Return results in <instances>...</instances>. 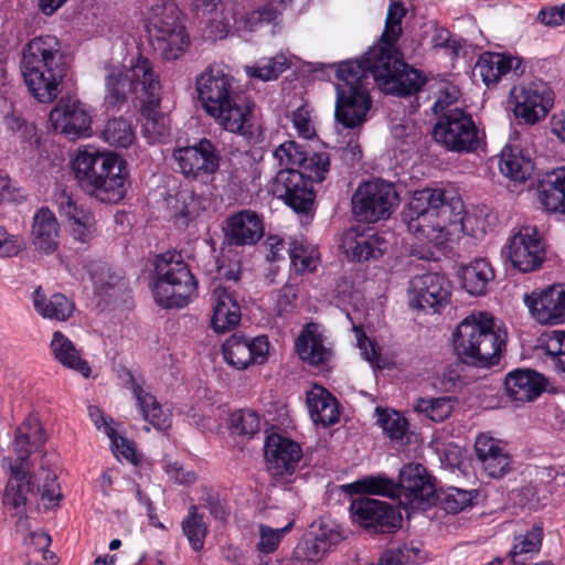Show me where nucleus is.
<instances>
[{
	"label": "nucleus",
	"instance_id": "49",
	"mask_svg": "<svg viewBox=\"0 0 565 565\" xmlns=\"http://www.w3.org/2000/svg\"><path fill=\"white\" fill-rule=\"evenodd\" d=\"M417 413L426 415L433 422L440 423L449 417L454 409L451 397L418 398L414 406Z\"/></svg>",
	"mask_w": 565,
	"mask_h": 565
},
{
	"label": "nucleus",
	"instance_id": "6",
	"mask_svg": "<svg viewBox=\"0 0 565 565\" xmlns=\"http://www.w3.org/2000/svg\"><path fill=\"white\" fill-rule=\"evenodd\" d=\"M503 347L504 338L487 312L466 317L452 333L454 353L469 366L487 369L498 364Z\"/></svg>",
	"mask_w": 565,
	"mask_h": 565
},
{
	"label": "nucleus",
	"instance_id": "61",
	"mask_svg": "<svg viewBox=\"0 0 565 565\" xmlns=\"http://www.w3.org/2000/svg\"><path fill=\"white\" fill-rule=\"evenodd\" d=\"M536 21L548 28L559 26L565 23V3L542 8Z\"/></svg>",
	"mask_w": 565,
	"mask_h": 565
},
{
	"label": "nucleus",
	"instance_id": "18",
	"mask_svg": "<svg viewBox=\"0 0 565 565\" xmlns=\"http://www.w3.org/2000/svg\"><path fill=\"white\" fill-rule=\"evenodd\" d=\"M352 520L365 529L392 532L402 523L399 511L391 503L361 495L350 505Z\"/></svg>",
	"mask_w": 565,
	"mask_h": 565
},
{
	"label": "nucleus",
	"instance_id": "42",
	"mask_svg": "<svg viewBox=\"0 0 565 565\" xmlns=\"http://www.w3.org/2000/svg\"><path fill=\"white\" fill-rule=\"evenodd\" d=\"M92 281L95 292L109 299H117L128 289L127 279L106 265L92 273Z\"/></svg>",
	"mask_w": 565,
	"mask_h": 565
},
{
	"label": "nucleus",
	"instance_id": "43",
	"mask_svg": "<svg viewBox=\"0 0 565 565\" xmlns=\"http://www.w3.org/2000/svg\"><path fill=\"white\" fill-rule=\"evenodd\" d=\"M405 14L406 10L401 2L392 1L390 3L380 43L372 49H382L385 52L390 51V53L398 51L395 44L402 35V19Z\"/></svg>",
	"mask_w": 565,
	"mask_h": 565
},
{
	"label": "nucleus",
	"instance_id": "7",
	"mask_svg": "<svg viewBox=\"0 0 565 565\" xmlns=\"http://www.w3.org/2000/svg\"><path fill=\"white\" fill-rule=\"evenodd\" d=\"M341 82L337 85L335 121L347 129L361 127L372 106L364 81L371 76L363 57L339 63L335 70Z\"/></svg>",
	"mask_w": 565,
	"mask_h": 565
},
{
	"label": "nucleus",
	"instance_id": "45",
	"mask_svg": "<svg viewBox=\"0 0 565 565\" xmlns=\"http://www.w3.org/2000/svg\"><path fill=\"white\" fill-rule=\"evenodd\" d=\"M500 171L513 181L523 182L527 180L533 171V162L522 153L502 152L499 163Z\"/></svg>",
	"mask_w": 565,
	"mask_h": 565
},
{
	"label": "nucleus",
	"instance_id": "22",
	"mask_svg": "<svg viewBox=\"0 0 565 565\" xmlns=\"http://www.w3.org/2000/svg\"><path fill=\"white\" fill-rule=\"evenodd\" d=\"M225 361L237 370H245L250 364L263 363L269 350L266 335L246 338L234 333L222 345Z\"/></svg>",
	"mask_w": 565,
	"mask_h": 565
},
{
	"label": "nucleus",
	"instance_id": "36",
	"mask_svg": "<svg viewBox=\"0 0 565 565\" xmlns=\"http://www.w3.org/2000/svg\"><path fill=\"white\" fill-rule=\"evenodd\" d=\"M307 405L310 417L316 424L327 427L339 420L338 402L322 386L315 385L307 393Z\"/></svg>",
	"mask_w": 565,
	"mask_h": 565
},
{
	"label": "nucleus",
	"instance_id": "57",
	"mask_svg": "<svg viewBox=\"0 0 565 565\" xmlns=\"http://www.w3.org/2000/svg\"><path fill=\"white\" fill-rule=\"evenodd\" d=\"M231 424L235 433L253 436L260 429V419L256 412L237 411L232 414Z\"/></svg>",
	"mask_w": 565,
	"mask_h": 565
},
{
	"label": "nucleus",
	"instance_id": "40",
	"mask_svg": "<svg viewBox=\"0 0 565 565\" xmlns=\"http://www.w3.org/2000/svg\"><path fill=\"white\" fill-rule=\"evenodd\" d=\"M32 300L36 312L45 319L65 321L74 310V303L64 295L54 294L47 298L41 287L33 291Z\"/></svg>",
	"mask_w": 565,
	"mask_h": 565
},
{
	"label": "nucleus",
	"instance_id": "16",
	"mask_svg": "<svg viewBox=\"0 0 565 565\" xmlns=\"http://www.w3.org/2000/svg\"><path fill=\"white\" fill-rule=\"evenodd\" d=\"M510 103L516 118L534 125L546 117L553 106L554 94L543 81H533L514 86L510 92Z\"/></svg>",
	"mask_w": 565,
	"mask_h": 565
},
{
	"label": "nucleus",
	"instance_id": "38",
	"mask_svg": "<svg viewBox=\"0 0 565 565\" xmlns=\"http://www.w3.org/2000/svg\"><path fill=\"white\" fill-rule=\"evenodd\" d=\"M539 200L551 213L565 214V170H558L539 183Z\"/></svg>",
	"mask_w": 565,
	"mask_h": 565
},
{
	"label": "nucleus",
	"instance_id": "24",
	"mask_svg": "<svg viewBox=\"0 0 565 565\" xmlns=\"http://www.w3.org/2000/svg\"><path fill=\"white\" fill-rule=\"evenodd\" d=\"M49 117L55 130L71 138L81 137L90 129L89 114L77 99L71 97L61 98Z\"/></svg>",
	"mask_w": 565,
	"mask_h": 565
},
{
	"label": "nucleus",
	"instance_id": "54",
	"mask_svg": "<svg viewBox=\"0 0 565 565\" xmlns=\"http://www.w3.org/2000/svg\"><path fill=\"white\" fill-rule=\"evenodd\" d=\"M419 550L406 544L391 547L381 556L377 565H416Z\"/></svg>",
	"mask_w": 565,
	"mask_h": 565
},
{
	"label": "nucleus",
	"instance_id": "9",
	"mask_svg": "<svg viewBox=\"0 0 565 565\" xmlns=\"http://www.w3.org/2000/svg\"><path fill=\"white\" fill-rule=\"evenodd\" d=\"M363 60L375 83L387 94L412 96L427 82L423 72L404 62L399 51L390 53L382 49H370Z\"/></svg>",
	"mask_w": 565,
	"mask_h": 565
},
{
	"label": "nucleus",
	"instance_id": "39",
	"mask_svg": "<svg viewBox=\"0 0 565 565\" xmlns=\"http://www.w3.org/2000/svg\"><path fill=\"white\" fill-rule=\"evenodd\" d=\"M462 287L472 296H482L494 279V270L483 258L475 259L461 267Z\"/></svg>",
	"mask_w": 565,
	"mask_h": 565
},
{
	"label": "nucleus",
	"instance_id": "12",
	"mask_svg": "<svg viewBox=\"0 0 565 565\" xmlns=\"http://www.w3.org/2000/svg\"><path fill=\"white\" fill-rule=\"evenodd\" d=\"M385 495L398 498L399 502L412 511H426L436 504L438 489L433 477L420 463H409L404 466L398 476V482H394V488Z\"/></svg>",
	"mask_w": 565,
	"mask_h": 565
},
{
	"label": "nucleus",
	"instance_id": "29",
	"mask_svg": "<svg viewBox=\"0 0 565 565\" xmlns=\"http://www.w3.org/2000/svg\"><path fill=\"white\" fill-rule=\"evenodd\" d=\"M342 246L348 258L361 263L382 257L390 243L384 235L376 232L349 231L343 237Z\"/></svg>",
	"mask_w": 565,
	"mask_h": 565
},
{
	"label": "nucleus",
	"instance_id": "63",
	"mask_svg": "<svg viewBox=\"0 0 565 565\" xmlns=\"http://www.w3.org/2000/svg\"><path fill=\"white\" fill-rule=\"evenodd\" d=\"M60 213L67 217L71 223L82 220V216L90 215L92 213L78 205L71 196L63 194L60 199Z\"/></svg>",
	"mask_w": 565,
	"mask_h": 565
},
{
	"label": "nucleus",
	"instance_id": "31",
	"mask_svg": "<svg viewBox=\"0 0 565 565\" xmlns=\"http://www.w3.org/2000/svg\"><path fill=\"white\" fill-rule=\"evenodd\" d=\"M213 316L211 326L217 333H224L241 322V306L233 291L218 286L212 294Z\"/></svg>",
	"mask_w": 565,
	"mask_h": 565
},
{
	"label": "nucleus",
	"instance_id": "20",
	"mask_svg": "<svg viewBox=\"0 0 565 565\" xmlns=\"http://www.w3.org/2000/svg\"><path fill=\"white\" fill-rule=\"evenodd\" d=\"M408 291L412 307L437 312L449 302L451 285L444 275L426 273L411 279Z\"/></svg>",
	"mask_w": 565,
	"mask_h": 565
},
{
	"label": "nucleus",
	"instance_id": "15",
	"mask_svg": "<svg viewBox=\"0 0 565 565\" xmlns=\"http://www.w3.org/2000/svg\"><path fill=\"white\" fill-rule=\"evenodd\" d=\"M179 171L189 180L205 183L220 168L221 156L215 145L202 138L193 146L173 150Z\"/></svg>",
	"mask_w": 565,
	"mask_h": 565
},
{
	"label": "nucleus",
	"instance_id": "62",
	"mask_svg": "<svg viewBox=\"0 0 565 565\" xmlns=\"http://www.w3.org/2000/svg\"><path fill=\"white\" fill-rule=\"evenodd\" d=\"M288 254L297 271L302 273L311 269L313 260L306 254L305 247L297 239L289 242Z\"/></svg>",
	"mask_w": 565,
	"mask_h": 565
},
{
	"label": "nucleus",
	"instance_id": "14",
	"mask_svg": "<svg viewBox=\"0 0 565 565\" xmlns=\"http://www.w3.org/2000/svg\"><path fill=\"white\" fill-rule=\"evenodd\" d=\"M502 254L520 273H532L542 267L546 244L535 226H523L510 237Z\"/></svg>",
	"mask_w": 565,
	"mask_h": 565
},
{
	"label": "nucleus",
	"instance_id": "32",
	"mask_svg": "<svg viewBox=\"0 0 565 565\" xmlns=\"http://www.w3.org/2000/svg\"><path fill=\"white\" fill-rule=\"evenodd\" d=\"M263 235V221L255 212L241 211L227 220L225 236L230 245H253Z\"/></svg>",
	"mask_w": 565,
	"mask_h": 565
},
{
	"label": "nucleus",
	"instance_id": "11",
	"mask_svg": "<svg viewBox=\"0 0 565 565\" xmlns=\"http://www.w3.org/2000/svg\"><path fill=\"white\" fill-rule=\"evenodd\" d=\"M434 139L448 151L468 153L480 147L482 135L470 114L454 107L438 116Z\"/></svg>",
	"mask_w": 565,
	"mask_h": 565
},
{
	"label": "nucleus",
	"instance_id": "44",
	"mask_svg": "<svg viewBox=\"0 0 565 565\" xmlns=\"http://www.w3.org/2000/svg\"><path fill=\"white\" fill-rule=\"evenodd\" d=\"M289 66L288 58L284 54H277L262 58L255 65L246 66L245 72L248 77L268 82L277 79Z\"/></svg>",
	"mask_w": 565,
	"mask_h": 565
},
{
	"label": "nucleus",
	"instance_id": "35",
	"mask_svg": "<svg viewBox=\"0 0 565 565\" xmlns=\"http://www.w3.org/2000/svg\"><path fill=\"white\" fill-rule=\"evenodd\" d=\"M299 358L312 366L329 361L331 351L324 347L323 337L313 323H308L296 340Z\"/></svg>",
	"mask_w": 565,
	"mask_h": 565
},
{
	"label": "nucleus",
	"instance_id": "17",
	"mask_svg": "<svg viewBox=\"0 0 565 565\" xmlns=\"http://www.w3.org/2000/svg\"><path fill=\"white\" fill-rule=\"evenodd\" d=\"M311 173L299 170H280L275 180V193L296 213L312 216L316 193L312 186L318 182Z\"/></svg>",
	"mask_w": 565,
	"mask_h": 565
},
{
	"label": "nucleus",
	"instance_id": "13",
	"mask_svg": "<svg viewBox=\"0 0 565 565\" xmlns=\"http://www.w3.org/2000/svg\"><path fill=\"white\" fill-rule=\"evenodd\" d=\"M399 198L392 182L374 179L361 183L352 195L354 216L366 223L390 217Z\"/></svg>",
	"mask_w": 565,
	"mask_h": 565
},
{
	"label": "nucleus",
	"instance_id": "48",
	"mask_svg": "<svg viewBox=\"0 0 565 565\" xmlns=\"http://www.w3.org/2000/svg\"><path fill=\"white\" fill-rule=\"evenodd\" d=\"M182 530L194 551L203 548L207 526L195 505L190 507L188 518L182 522Z\"/></svg>",
	"mask_w": 565,
	"mask_h": 565
},
{
	"label": "nucleus",
	"instance_id": "50",
	"mask_svg": "<svg viewBox=\"0 0 565 565\" xmlns=\"http://www.w3.org/2000/svg\"><path fill=\"white\" fill-rule=\"evenodd\" d=\"M475 491H468L456 487H449L446 490H438L440 504L449 513H458L472 505L476 497Z\"/></svg>",
	"mask_w": 565,
	"mask_h": 565
},
{
	"label": "nucleus",
	"instance_id": "27",
	"mask_svg": "<svg viewBox=\"0 0 565 565\" xmlns=\"http://www.w3.org/2000/svg\"><path fill=\"white\" fill-rule=\"evenodd\" d=\"M477 460L491 478H502L511 470V458L502 440L481 434L475 443Z\"/></svg>",
	"mask_w": 565,
	"mask_h": 565
},
{
	"label": "nucleus",
	"instance_id": "5",
	"mask_svg": "<svg viewBox=\"0 0 565 565\" xmlns=\"http://www.w3.org/2000/svg\"><path fill=\"white\" fill-rule=\"evenodd\" d=\"M104 106L107 110L118 111L127 105L129 98L154 110L160 105L161 85L152 63L141 55L130 67L105 65Z\"/></svg>",
	"mask_w": 565,
	"mask_h": 565
},
{
	"label": "nucleus",
	"instance_id": "59",
	"mask_svg": "<svg viewBox=\"0 0 565 565\" xmlns=\"http://www.w3.org/2000/svg\"><path fill=\"white\" fill-rule=\"evenodd\" d=\"M299 287L294 284H285L279 290L277 310L279 315L292 311L297 307Z\"/></svg>",
	"mask_w": 565,
	"mask_h": 565
},
{
	"label": "nucleus",
	"instance_id": "60",
	"mask_svg": "<svg viewBox=\"0 0 565 565\" xmlns=\"http://www.w3.org/2000/svg\"><path fill=\"white\" fill-rule=\"evenodd\" d=\"M95 218L94 215L82 216L81 221L71 223V234L73 238L81 243H88L95 234Z\"/></svg>",
	"mask_w": 565,
	"mask_h": 565
},
{
	"label": "nucleus",
	"instance_id": "3",
	"mask_svg": "<svg viewBox=\"0 0 565 565\" xmlns=\"http://www.w3.org/2000/svg\"><path fill=\"white\" fill-rule=\"evenodd\" d=\"M463 202L452 191L425 188L413 193L403 221L423 244L443 247L450 238V225L462 221Z\"/></svg>",
	"mask_w": 565,
	"mask_h": 565
},
{
	"label": "nucleus",
	"instance_id": "41",
	"mask_svg": "<svg viewBox=\"0 0 565 565\" xmlns=\"http://www.w3.org/2000/svg\"><path fill=\"white\" fill-rule=\"evenodd\" d=\"M51 350L55 359L65 367L72 369L83 376L88 377L90 367L87 361L81 358L74 343L61 331H55L51 341Z\"/></svg>",
	"mask_w": 565,
	"mask_h": 565
},
{
	"label": "nucleus",
	"instance_id": "52",
	"mask_svg": "<svg viewBox=\"0 0 565 565\" xmlns=\"http://www.w3.org/2000/svg\"><path fill=\"white\" fill-rule=\"evenodd\" d=\"M376 413L377 424L391 439L399 440L406 435L408 422L401 413L380 407H376Z\"/></svg>",
	"mask_w": 565,
	"mask_h": 565
},
{
	"label": "nucleus",
	"instance_id": "2",
	"mask_svg": "<svg viewBox=\"0 0 565 565\" xmlns=\"http://www.w3.org/2000/svg\"><path fill=\"white\" fill-rule=\"evenodd\" d=\"M45 441V436L40 422L34 418H28L15 433L13 441V451L15 460L10 465V477L6 484L3 493V504L24 513L28 502L26 493H40L44 505L55 508L62 500L60 484L56 482L57 476L54 471L47 470L42 488L36 486L31 473L30 455Z\"/></svg>",
	"mask_w": 565,
	"mask_h": 565
},
{
	"label": "nucleus",
	"instance_id": "19",
	"mask_svg": "<svg viewBox=\"0 0 565 565\" xmlns=\"http://www.w3.org/2000/svg\"><path fill=\"white\" fill-rule=\"evenodd\" d=\"M274 157L281 170H299L311 173L317 181H323L329 171L330 159L327 153L312 152L305 145L288 140L278 146Z\"/></svg>",
	"mask_w": 565,
	"mask_h": 565
},
{
	"label": "nucleus",
	"instance_id": "28",
	"mask_svg": "<svg viewBox=\"0 0 565 565\" xmlns=\"http://www.w3.org/2000/svg\"><path fill=\"white\" fill-rule=\"evenodd\" d=\"M525 68L526 64L522 57L495 52L482 53L475 65V71L479 73L487 86L497 84L509 73L519 77L524 74Z\"/></svg>",
	"mask_w": 565,
	"mask_h": 565
},
{
	"label": "nucleus",
	"instance_id": "46",
	"mask_svg": "<svg viewBox=\"0 0 565 565\" xmlns=\"http://www.w3.org/2000/svg\"><path fill=\"white\" fill-rule=\"evenodd\" d=\"M543 540V527L534 525L524 535L515 537L512 550L509 553L514 565H523L522 556L540 552Z\"/></svg>",
	"mask_w": 565,
	"mask_h": 565
},
{
	"label": "nucleus",
	"instance_id": "37",
	"mask_svg": "<svg viewBox=\"0 0 565 565\" xmlns=\"http://www.w3.org/2000/svg\"><path fill=\"white\" fill-rule=\"evenodd\" d=\"M129 382L131 384L132 393L137 399L143 418L148 420L154 428L164 430L171 426V414L168 409H163L157 398L146 393L142 387L136 382L134 375L128 372Z\"/></svg>",
	"mask_w": 565,
	"mask_h": 565
},
{
	"label": "nucleus",
	"instance_id": "8",
	"mask_svg": "<svg viewBox=\"0 0 565 565\" xmlns=\"http://www.w3.org/2000/svg\"><path fill=\"white\" fill-rule=\"evenodd\" d=\"M198 290V280L181 253L168 250L154 260L153 297L162 308H183Z\"/></svg>",
	"mask_w": 565,
	"mask_h": 565
},
{
	"label": "nucleus",
	"instance_id": "47",
	"mask_svg": "<svg viewBox=\"0 0 565 565\" xmlns=\"http://www.w3.org/2000/svg\"><path fill=\"white\" fill-rule=\"evenodd\" d=\"M103 139L110 146L127 148L135 140V131L131 124L122 118H114L106 122L102 131Z\"/></svg>",
	"mask_w": 565,
	"mask_h": 565
},
{
	"label": "nucleus",
	"instance_id": "33",
	"mask_svg": "<svg viewBox=\"0 0 565 565\" xmlns=\"http://www.w3.org/2000/svg\"><path fill=\"white\" fill-rule=\"evenodd\" d=\"M32 244L44 254H52L58 247L60 225L49 207H41L33 216Z\"/></svg>",
	"mask_w": 565,
	"mask_h": 565
},
{
	"label": "nucleus",
	"instance_id": "64",
	"mask_svg": "<svg viewBox=\"0 0 565 565\" xmlns=\"http://www.w3.org/2000/svg\"><path fill=\"white\" fill-rule=\"evenodd\" d=\"M106 435L111 441L113 447L119 452L124 458L128 461H134L136 458V452L134 447L129 444V441L120 436L117 430L113 427L106 428Z\"/></svg>",
	"mask_w": 565,
	"mask_h": 565
},
{
	"label": "nucleus",
	"instance_id": "1",
	"mask_svg": "<svg viewBox=\"0 0 565 565\" xmlns=\"http://www.w3.org/2000/svg\"><path fill=\"white\" fill-rule=\"evenodd\" d=\"M195 85L204 110L216 124L242 136L250 146H263L265 129L253 122L255 105L223 66L210 65L196 77Z\"/></svg>",
	"mask_w": 565,
	"mask_h": 565
},
{
	"label": "nucleus",
	"instance_id": "58",
	"mask_svg": "<svg viewBox=\"0 0 565 565\" xmlns=\"http://www.w3.org/2000/svg\"><path fill=\"white\" fill-rule=\"evenodd\" d=\"M292 124L298 135L305 139H310L315 136V127L311 120V110L308 105H301L292 111Z\"/></svg>",
	"mask_w": 565,
	"mask_h": 565
},
{
	"label": "nucleus",
	"instance_id": "25",
	"mask_svg": "<svg viewBox=\"0 0 565 565\" xmlns=\"http://www.w3.org/2000/svg\"><path fill=\"white\" fill-rule=\"evenodd\" d=\"M66 71V67H58V72L53 67H21L28 90L40 103H51L57 98Z\"/></svg>",
	"mask_w": 565,
	"mask_h": 565
},
{
	"label": "nucleus",
	"instance_id": "26",
	"mask_svg": "<svg viewBox=\"0 0 565 565\" xmlns=\"http://www.w3.org/2000/svg\"><path fill=\"white\" fill-rule=\"evenodd\" d=\"M21 67H66L65 56L61 51L60 41L52 35L32 39L23 50Z\"/></svg>",
	"mask_w": 565,
	"mask_h": 565
},
{
	"label": "nucleus",
	"instance_id": "51",
	"mask_svg": "<svg viewBox=\"0 0 565 565\" xmlns=\"http://www.w3.org/2000/svg\"><path fill=\"white\" fill-rule=\"evenodd\" d=\"M393 488L394 481L383 476H370L362 480L342 486L343 491L349 494L370 493L385 495V492H388Z\"/></svg>",
	"mask_w": 565,
	"mask_h": 565
},
{
	"label": "nucleus",
	"instance_id": "30",
	"mask_svg": "<svg viewBox=\"0 0 565 565\" xmlns=\"http://www.w3.org/2000/svg\"><path fill=\"white\" fill-rule=\"evenodd\" d=\"M545 377L534 370H514L507 374L504 388L507 395L516 402H531L545 391Z\"/></svg>",
	"mask_w": 565,
	"mask_h": 565
},
{
	"label": "nucleus",
	"instance_id": "10",
	"mask_svg": "<svg viewBox=\"0 0 565 565\" xmlns=\"http://www.w3.org/2000/svg\"><path fill=\"white\" fill-rule=\"evenodd\" d=\"M148 30L154 51L166 61L180 58L190 45L180 11L172 3L164 4L160 13L150 19Z\"/></svg>",
	"mask_w": 565,
	"mask_h": 565
},
{
	"label": "nucleus",
	"instance_id": "56",
	"mask_svg": "<svg viewBox=\"0 0 565 565\" xmlns=\"http://www.w3.org/2000/svg\"><path fill=\"white\" fill-rule=\"evenodd\" d=\"M291 526L292 524L289 523L281 529H273L268 525L259 524V541L257 543V550L264 554L274 553L278 548L281 539L287 532H289Z\"/></svg>",
	"mask_w": 565,
	"mask_h": 565
},
{
	"label": "nucleus",
	"instance_id": "23",
	"mask_svg": "<svg viewBox=\"0 0 565 565\" xmlns=\"http://www.w3.org/2000/svg\"><path fill=\"white\" fill-rule=\"evenodd\" d=\"M301 457L302 450L296 441L277 434L267 437L265 458L267 469L274 477L292 475Z\"/></svg>",
	"mask_w": 565,
	"mask_h": 565
},
{
	"label": "nucleus",
	"instance_id": "34",
	"mask_svg": "<svg viewBox=\"0 0 565 565\" xmlns=\"http://www.w3.org/2000/svg\"><path fill=\"white\" fill-rule=\"evenodd\" d=\"M282 7V0H260L253 9L236 11L234 22L238 30L254 32L265 24L276 23Z\"/></svg>",
	"mask_w": 565,
	"mask_h": 565
},
{
	"label": "nucleus",
	"instance_id": "21",
	"mask_svg": "<svg viewBox=\"0 0 565 565\" xmlns=\"http://www.w3.org/2000/svg\"><path fill=\"white\" fill-rule=\"evenodd\" d=\"M524 302L541 324L556 326L565 322V285H552L525 295Z\"/></svg>",
	"mask_w": 565,
	"mask_h": 565
},
{
	"label": "nucleus",
	"instance_id": "4",
	"mask_svg": "<svg viewBox=\"0 0 565 565\" xmlns=\"http://www.w3.org/2000/svg\"><path fill=\"white\" fill-rule=\"evenodd\" d=\"M78 186L104 203H118L126 193V164L115 152L93 146L78 149L72 162Z\"/></svg>",
	"mask_w": 565,
	"mask_h": 565
},
{
	"label": "nucleus",
	"instance_id": "53",
	"mask_svg": "<svg viewBox=\"0 0 565 565\" xmlns=\"http://www.w3.org/2000/svg\"><path fill=\"white\" fill-rule=\"evenodd\" d=\"M309 532L318 542L323 543L327 550L344 539L341 527L332 521L321 520L320 522H315L310 525Z\"/></svg>",
	"mask_w": 565,
	"mask_h": 565
},
{
	"label": "nucleus",
	"instance_id": "55",
	"mask_svg": "<svg viewBox=\"0 0 565 565\" xmlns=\"http://www.w3.org/2000/svg\"><path fill=\"white\" fill-rule=\"evenodd\" d=\"M327 552L328 550L324 547L323 543L318 542L310 532L305 534L294 550L297 559L307 562H318Z\"/></svg>",
	"mask_w": 565,
	"mask_h": 565
}]
</instances>
